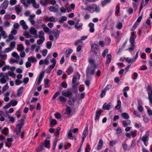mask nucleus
<instances>
[{
	"label": "nucleus",
	"mask_w": 152,
	"mask_h": 152,
	"mask_svg": "<svg viewBox=\"0 0 152 152\" xmlns=\"http://www.w3.org/2000/svg\"><path fill=\"white\" fill-rule=\"evenodd\" d=\"M67 20V18L66 16H63L61 20H59V23H62L63 22L66 21Z\"/></svg>",
	"instance_id": "obj_38"
},
{
	"label": "nucleus",
	"mask_w": 152,
	"mask_h": 152,
	"mask_svg": "<svg viewBox=\"0 0 152 152\" xmlns=\"http://www.w3.org/2000/svg\"><path fill=\"white\" fill-rule=\"evenodd\" d=\"M48 139H50V138L49 137H47L45 140V143L44 144V146L48 148H50V141L49 140H48Z\"/></svg>",
	"instance_id": "obj_10"
},
{
	"label": "nucleus",
	"mask_w": 152,
	"mask_h": 152,
	"mask_svg": "<svg viewBox=\"0 0 152 152\" xmlns=\"http://www.w3.org/2000/svg\"><path fill=\"white\" fill-rule=\"evenodd\" d=\"M73 50L70 48H69L68 50H66L65 53V56L66 58L68 57L70 55L72 52Z\"/></svg>",
	"instance_id": "obj_18"
},
{
	"label": "nucleus",
	"mask_w": 152,
	"mask_h": 152,
	"mask_svg": "<svg viewBox=\"0 0 152 152\" xmlns=\"http://www.w3.org/2000/svg\"><path fill=\"white\" fill-rule=\"evenodd\" d=\"M99 45L96 44L92 45L91 46V51L93 52L96 56L99 57L100 56V53L98 52Z\"/></svg>",
	"instance_id": "obj_1"
},
{
	"label": "nucleus",
	"mask_w": 152,
	"mask_h": 152,
	"mask_svg": "<svg viewBox=\"0 0 152 152\" xmlns=\"http://www.w3.org/2000/svg\"><path fill=\"white\" fill-rule=\"evenodd\" d=\"M111 2V0H104L101 2V4L103 7H104L107 4Z\"/></svg>",
	"instance_id": "obj_26"
},
{
	"label": "nucleus",
	"mask_w": 152,
	"mask_h": 152,
	"mask_svg": "<svg viewBox=\"0 0 152 152\" xmlns=\"http://www.w3.org/2000/svg\"><path fill=\"white\" fill-rule=\"evenodd\" d=\"M29 31L30 33L31 34L34 35L37 34V30L34 28L31 27L29 30Z\"/></svg>",
	"instance_id": "obj_23"
},
{
	"label": "nucleus",
	"mask_w": 152,
	"mask_h": 152,
	"mask_svg": "<svg viewBox=\"0 0 152 152\" xmlns=\"http://www.w3.org/2000/svg\"><path fill=\"white\" fill-rule=\"evenodd\" d=\"M147 69V67L145 65H143L142 66H140V70L142 71H144L146 70Z\"/></svg>",
	"instance_id": "obj_51"
},
{
	"label": "nucleus",
	"mask_w": 152,
	"mask_h": 152,
	"mask_svg": "<svg viewBox=\"0 0 152 152\" xmlns=\"http://www.w3.org/2000/svg\"><path fill=\"white\" fill-rule=\"evenodd\" d=\"M15 10L17 13H20L21 10L20 8V5H17L15 6Z\"/></svg>",
	"instance_id": "obj_28"
},
{
	"label": "nucleus",
	"mask_w": 152,
	"mask_h": 152,
	"mask_svg": "<svg viewBox=\"0 0 152 152\" xmlns=\"http://www.w3.org/2000/svg\"><path fill=\"white\" fill-rule=\"evenodd\" d=\"M108 49H105L103 52L102 53V55L103 57H105L106 55V54L108 53Z\"/></svg>",
	"instance_id": "obj_46"
},
{
	"label": "nucleus",
	"mask_w": 152,
	"mask_h": 152,
	"mask_svg": "<svg viewBox=\"0 0 152 152\" xmlns=\"http://www.w3.org/2000/svg\"><path fill=\"white\" fill-rule=\"evenodd\" d=\"M17 50L19 51H22L24 49V48L23 45L20 44L18 45L17 48Z\"/></svg>",
	"instance_id": "obj_25"
},
{
	"label": "nucleus",
	"mask_w": 152,
	"mask_h": 152,
	"mask_svg": "<svg viewBox=\"0 0 152 152\" xmlns=\"http://www.w3.org/2000/svg\"><path fill=\"white\" fill-rule=\"evenodd\" d=\"M51 33L53 34L55 39H57L59 36L60 31L58 30L56 31L53 30L49 32V34Z\"/></svg>",
	"instance_id": "obj_4"
},
{
	"label": "nucleus",
	"mask_w": 152,
	"mask_h": 152,
	"mask_svg": "<svg viewBox=\"0 0 152 152\" xmlns=\"http://www.w3.org/2000/svg\"><path fill=\"white\" fill-rule=\"evenodd\" d=\"M22 127H19L17 126H16V130L15 131V132H18V133H20L21 131V129Z\"/></svg>",
	"instance_id": "obj_59"
},
{
	"label": "nucleus",
	"mask_w": 152,
	"mask_h": 152,
	"mask_svg": "<svg viewBox=\"0 0 152 152\" xmlns=\"http://www.w3.org/2000/svg\"><path fill=\"white\" fill-rule=\"evenodd\" d=\"M57 142H58V140L57 139V138H56L53 142V146H52L53 149V150H55V148H56V145H57Z\"/></svg>",
	"instance_id": "obj_31"
},
{
	"label": "nucleus",
	"mask_w": 152,
	"mask_h": 152,
	"mask_svg": "<svg viewBox=\"0 0 152 152\" xmlns=\"http://www.w3.org/2000/svg\"><path fill=\"white\" fill-rule=\"evenodd\" d=\"M45 40V38H41L39 39H38L37 41V43L39 45H41Z\"/></svg>",
	"instance_id": "obj_32"
},
{
	"label": "nucleus",
	"mask_w": 152,
	"mask_h": 152,
	"mask_svg": "<svg viewBox=\"0 0 152 152\" xmlns=\"http://www.w3.org/2000/svg\"><path fill=\"white\" fill-rule=\"evenodd\" d=\"M85 93L83 92L80 94V96L78 97L79 99L80 100L83 99L85 97Z\"/></svg>",
	"instance_id": "obj_41"
},
{
	"label": "nucleus",
	"mask_w": 152,
	"mask_h": 152,
	"mask_svg": "<svg viewBox=\"0 0 152 152\" xmlns=\"http://www.w3.org/2000/svg\"><path fill=\"white\" fill-rule=\"evenodd\" d=\"M73 69L72 66H69L67 71V74L69 75H71L73 72Z\"/></svg>",
	"instance_id": "obj_24"
},
{
	"label": "nucleus",
	"mask_w": 152,
	"mask_h": 152,
	"mask_svg": "<svg viewBox=\"0 0 152 152\" xmlns=\"http://www.w3.org/2000/svg\"><path fill=\"white\" fill-rule=\"evenodd\" d=\"M23 89L24 87L21 86L18 89L17 95L18 97H20L22 95Z\"/></svg>",
	"instance_id": "obj_12"
},
{
	"label": "nucleus",
	"mask_w": 152,
	"mask_h": 152,
	"mask_svg": "<svg viewBox=\"0 0 152 152\" xmlns=\"http://www.w3.org/2000/svg\"><path fill=\"white\" fill-rule=\"evenodd\" d=\"M1 34L3 37L4 39L6 38L7 37V35L6 34L5 32L4 31H1Z\"/></svg>",
	"instance_id": "obj_60"
},
{
	"label": "nucleus",
	"mask_w": 152,
	"mask_h": 152,
	"mask_svg": "<svg viewBox=\"0 0 152 152\" xmlns=\"http://www.w3.org/2000/svg\"><path fill=\"white\" fill-rule=\"evenodd\" d=\"M88 62L91 65L93 64V66H94V64H96L95 63V61L93 59H89L88 60Z\"/></svg>",
	"instance_id": "obj_55"
},
{
	"label": "nucleus",
	"mask_w": 152,
	"mask_h": 152,
	"mask_svg": "<svg viewBox=\"0 0 152 152\" xmlns=\"http://www.w3.org/2000/svg\"><path fill=\"white\" fill-rule=\"evenodd\" d=\"M57 123V121L56 120L52 119L50 120V124L51 125H55Z\"/></svg>",
	"instance_id": "obj_44"
},
{
	"label": "nucleus",
	"mask_w": 152,
	"mask_h": 152,
	"mask_svg": "<svg viewBox=\"0 0 152 152\" xmlns=\"http://www.w3.org/2000/svg\"><path fill=\"white\" fill-rule=\"evenodd\" d=\"M106 91L104 89L102 91L101 94H100V97L101 98H102L106 94Z\"/></svg>",
	"instance_id": "obj_42"
},
{
	"label": "nucleus",
	"mask_w": 152,
	"mask_h": 152,
	"mask_svg": "<svg viewBox=\"0 0 152 152\" xmlns=\"http://www.w3.org/2000/svg\"><path fill=\"white\" fill-rule=\"evenodd\" d=\"M0 81L2 83H5L7 82V80L5 79V77H2L0 79Z\"/></svg>",
	"instance_id": "obj_48"
},
{
	"label": "nucleus",
	"mask_w": 152,
	"mask_h": 152,
	"mask_svg": "<svg viewBox=\"0 0 152 152\" xmlns=\"http://www.w3.org/2000/svg\"><path fill=\"white\" fill-rule=\"evenodd\" d=\"M49 10L50 11L53 12H56V11L55 10V9L54 7L51 6L50 7Z\"/></svg>",
	"instance_id": "obj_64"
},
{
	"label": "nucleus",
	"mask_w": 152,
	"mask_h": 152,
	"mask_svg": "<svg viewBox=\"0 0 152 152\" xmlns=\"http://www.w3.org/2000/svg\"><path fill=\"white\" fill-rule=\"evenodd\" d=\"M77 81V77H76L75 76L73 77L72 81V84H73L74 85H73V87H74L75 86L77 87L78 85V83H76L75 84V82H76Z\"/></svg>",
	"instance_id": "obj_22"
},
{
	"label": "nucleus",
	"mask_w": 152,
	"mask_h": 152,
	"mask_svg": "<svg viewBox=\"0 0 152 152\" xmlns=\"http://www.w3.org/2000/svg\"><path fill=\"white\" fill-rule=\"evenodd\" d=\"M23 82L19 79H16L15 80V83L17 85H19L22 83Z\"/></svg>",
	"instance_id": "obj_50"
},
{
	"label": "nucleus",
	"mask_w": 152,
	"mask_h": 152,
	"mask_svg": "<svg viewBox=\"0 0 152 152\" xmlns=\"http://www.w3.org/2000/svg\"><path fill=\"white\" fill-rule=\"evenodd\" d=\"M147 90L148 92V94L150 93V94L152 95V86H151L149 83L148 84L147 87H146Z\"/></svg>",
	"instance_id": "obj_19"
},
{
	"label": "nucleus",
	"mask_w": 152,
	"mask_h": 152,
	"mask_svg": "<svg viewBox=\"0 0 152 152\" xmlns=\"http://www.w3.org/2000/svg\"><path fill=\"white\" fill-rule=\"evenodd\" d=\"M103 112V110H102L96 111L95 118V121H97L99 119L100 115Z\"/></svg>",
	"instance_id": "obj_7"
},
{
	"label": "nucleus",
	"mask_w": 152,
	"mask_h": 152,
	"mask_svg": "<svg viewBox=\"0 0 152 152\" xmlns=\"http://www.w3.org/2000/svg\"><path fill=\"white\" fill-rule=\"evenodd\" d=\"M139 25V24L137 22H136L132 27V30H135L138 27Z\"/></svg>",
	"instance_id": "obj_43"
},
{
	"label": "nucleus",
	"mask_w": 152,
	"mask_h": 152,
	"mask_svg": "<svg viewBox=\"0 0 152 152\" xmlns=\"http://www.w3.org/2000/svg\"><path fill=\"white\" fill-rule=\"evenodd\" d=\"M43 147L42 145H39L37 149V152H41L43 150Z\"/></svg>",
	"instance_id": "obj_33"
},
{
	"label": "nucleus",
	"mask_w": 152,
	"mask_h": 152,
	"mask_svg": "<svg viewBox=\"0 0 152 152\" xmlns=\"http://www.w3.org/2000/svg\"><path fill=\"white\" fill-rule=\"evenodd\" d=\"M31 65V64L30 62L29 61H27L26 63V67L27 68L30 67Z\"/></svg>",
	"instance_id": "obj_62"
},
{
	"label": "nucleus",
	"mask_w": 152,
	"mask_h": 152,
	"mask_svg": "<svg viewBox=\"0 0 152 152\" xmlns=\"http://www.w3.org/2000/svg\"><path fill=\"white\" fill-rule=\"evenodd\" d=\"M132 36H131L129 39V42L131 44V47H135V39L134 38L135 34L134 32L131 33Z\"/></svg>",
	"instance_id": "obj_3"
},
{
	"label": "nucleus",
	"mask_w": 152,
	"mask_h": 152,
	"mask_svg": "<svg viewBox=\"0 0 152 152\" xmlns=\"http://www.w3.org/2000/svg\"><path fill=\"white\" fill-rule=\"evenodd\" d=\"M122 126L124 127H126L131 124V121L129 119H127L126 120L123 121H122Z\"/></svg>",
	"instance_id": "obj_8"
},
{
	"label": "nucleus",
	"mask_w": 152,
	"mask_h": 152,
	"mask_svg": "<svg viewBox=\"0 0 152 152\" xmlns=\"http://www.w3.org/2000/svg\"><path fill=\"white\" fill-rule=\"evenodd\" d=\"M122 117L124 119H128L129 118V116L128 113H124L122 114Z\"/></svg>",
	"instance_id": "obj_29"
},
{
	"label": "nucleus",
	"mask_w": 152,
	"mask_h": 152,
	"mask_svg": "<svg viewBox=\"0 0 152 152\" xmlns=\"http://www.w3.org/2000/svg\"><path fill=\"white\" fill-rule=\"evenodd\" d=\"M75 101L74 97L72 95H71L69 97L68 100V104L70 105H74V102Z\"/></svg>",
	"instance_id": "obj_9"
},
{
	"label": "nucleus",
	"mask_w": 152,
	"mask_h": 152,
	"mask_svg": "<svg viewBox=\"0 0 152 152\" xmlns=\"http://www.w3.org/2000/svg\"><path fill=\"white\" fill-rule=\"evenodd\" d=\"M88 132V127H86V129H85L83 132V136L86 137L87 134H86Z\"/></svg>",
	"instance_id": "obj_61"
},
{
	"label": "nucleus",
	"mask_w": 152,
	"mask_h": 152,
	"mask_svg": "<svg viewBox=\"0 0 152 152\" xmlns=\"http://www.w3.org/2000/svg\"><path fill=\"white\" fill-rule=\"evenodd\" d=\"M58 99L61 103L66 102L67 100L65 97H64V96H59Z\"/></svg>",
	"instance_id": "obj_16"
},
{
	"label": "nucleus",
	"mask_w": 152,
	"mask_h": 152,
	"mask_svg": "<svg viewBox=\"0 0 152 152\" xmlns=\"http://www.w3.org/2000/svg\"><path fill=\"white\" fill-rule=\"evenodd\" d=\"M60 94V92L58 91H57L53 95V97L52 98V100H54L55 99L56 97L58 96V95Z\"/></svg>",
	"instance_id": "obj_39"
},
{
	"label": "nucleus",
	"mask_w": 152,
	"mask_h": 152,
	"mask_svg": "<svg viewBox=\"0 0 152 152\" xmlns=\"http://www.w3.org/2000/svg\"><path fill=\"white\" fill-rule=\"evenodd\" d=\"M10 3L11 6L13 5L16 3V0H10Z\"/></svg>",
	"instance_id": "obj_63"
},
{
	"label": "nucleus",
	"mask_w": 152,
	"mask_h": 152,
	"mask_svg": "<svg viewBox=\"0 0 152 152\" xmlns=\"http://www.w3.org/2000/svg\"><path fill=\"white\" fill-rule=\"evenodd\" d=\"M9 4V1L7 0H5L1 4L2 8L4 9H6L8 7Z\"/></svg>",
	"instance_id": "obj_15"
},
{
	"label": "nucleus",
	"mask_w": 152,
	"mask_h": 152,
	"mask_svg": "<svg viewBox=\"0 0 152 152\" xmlns=\"http://www.w3.org/2000/svg\"><path fill=\"white\" fill-rule=\"evenodd\" d=\"M28 61L30 62L31 63H34L36 62L37 61V60L34 57L32 56H30L28 58Z\"/></svg>",
	"instance_id": "obj_27"
},
{
	"label": "nucleus",
	"mask_w": 152,
	"mask_h": 152,
	"mask_svg": "<svg viewBox=\"0 0 152 152\" xmlns=\"http://www.w3.org/2000/svg\"><path fill=\"white\" fill-rule=\"evenodd\" d=\"M66 112L67 114L68 115H69L71 114V110L70 107L68 106L66 107Z\"/></svg>",
	"instance_id": "obj_35"
},
{
	"label": "nucleus",
	"mask_w": 152,
	"mask_h": 152,
	"mask_svg": "<svg viewBox=\"0 0 152 152\" xmlns=\"http://www.w3.org/2000/svg\"><path fill=\"white\" fill-rule=\"evenodd\" d=\"M121 102L120 99L118 100L117 102V105L115 107V108L117 110L119 109L121 107Z\"/></svg>",
	"instance_id": "obj_30"
},
{
	"label": "nucleus",
	"mask_w": 152,
	"mask_h": 152,
	"mask_svg": "<svg viewBox=\"0 0 152 152\" xmlns=\"http://www.w3.org/2000/svg\"><path fill=\"white\" fill-rule=\"evenodd\" d=\"M45 34V33L42 31H41L39 32V35H38V37L39 38H45L44 37V35Z\"/></svg>",
	"instance_id": "obj_36"
},
{
	"label": "nucleus",
	"mask_w": 152,
	"mask_h": 152,
	"mask_svg": "<svg viewBox=\"0 0 152 152\" xmlns=\"http://www.w3.org/2000/svg\"><path fill=\"white\" fill-rule=\"evenodd\" d=\"M103 145V141L102 139H100L97 145V149L98 150L101 149Z\"/></svg>",
	"instance_id": "obj_20"
},
{
	"label": "nucleus",
	"mask_w": 152,
	"mask_h": 152,
	"mask_svg": "<svg viewBox=\"0 0 152 152\" xmlns=\"http://www.w3.org/2000/svg\"><path fill=\"white\" fill-rule=\"evenodd\" d=\"M15 41L11 42L10 45V47L12 48H13L15 45Z\"/></svg>",
	"instance_id": "obj_56"
},
{
	"label": "nucleus",
	"mask_w": 152,
	"mask_h": 152,
	"mask_svg": "<svg viewBox=\"0 0 152 152\" xmlns=\"http://www.w3.org/2000/svg\"><path fill=\"white\" fill-rule=\"evenodd\" d=\"M62 95L65 97L69 98L71 95H72V93L71 91L67 92H64V91H63L62 92Z\"/></svg>",
	"instance_id": "obj_6"
},
{
	"label": "nucleus",
	"mask_w": 152,
	"mask_h": 152,
	"mask_svg": "<svg viewBox=\"0 0 152 152\" xmlns=\"http://www.w3.org/2000/svg\"><path fill=\"white\" fill-rule=\"evenodd\" d=\"M18 121L20 123H18L16 126L22 127L24 125L25 121L23 119L21 118L20 120H18Z\"/></svg>",
	"instance_id": "obj_14"
},
{
	"label": "nucleus",
	"mask_w": 152,
	"mask_h": 152,
	"mask_svg": "<svg viewBox=\"0 0 152 152\" xmlns=\"http://www.w3.org/2000/svg\"><path fill=\"white\" fill-rule=\"evenodd\" d=\"M8 131V129L7 128H4V129L2 131V133L5 135L8 134V133L6 132Z\"/></svg>",
	"instance_id": "obj_37"
},
{
	"label": "nucleus",
	"mask_w": 152,
	"mask_h": 152,
	"mask_svg": "<svg viewBox=\"0 0 152 152\" xmlns=\"http://www.w3.org/2000/svg\"><path fill=\"white\" fill-rule=\"evenodd\" d=\"M12 55L13 57L16 58H18L19 57V55L15 52H13L12 53Z\"/></svg>",
	"instance_id": "obj_54"
},
{
	"label": "nucleus",
	"mask_w": 152,
	"mask_h": 152,
	"mask_svg": "<svg viewBox=\"0 0 152 152\" xmlns=\"http://www.w3.org/2000/svg\"><path fill=\"white\" fill-rule=\"evenodd\" d=\"M20 24L24 29L26 30L28 29V26L26 25V22L23 20H22L20 21Z\"/></svg>",
	"instance_id": "obj_13"
},
{
	"label": "nucleus",
	"mask_w": 152,
	"mask_h": 152,
	"mask_svg": "<svg viewBox=\"0 0 152 152\" xmlns=\"http://www.w3.org/2000/svg\"><path fill=\"white\" fill-rule=\"evenodd\" d=\"M123 27V25L122 23H119L117 25V28L118 29L120 30Z\"/></svg>",
	"instance_id": "obj_45"
},
{
	"label": "nucleus",
	"mask_w": 152,
	"mask_h": 152,
	"mask_svg": "<svg viewBox=\"0 0 152 152\" xmlns=\"http://www.w3.org/2000/svg\"><path fill=\"white\" fill-rule=\"evenodd\" d=\"M11 102H11V105L13 106H15L17 105L18 103V102L16 101H15L14 100H12Z\"/></svg>",
	"instance_id": "obj_58"
},
{
	"label": "nucleus",
	"mask_w": 152,
	"mask_h": 152,
	"mask_svg": "<svg viewBox=\"0 0 152 152\" xmlns=\"http://www.w3.org/2000/svg\"><path fill=\"white\" fill-rule=\"evenodd\" d=\"M148 99L150 103L152 104V95L150 94V93H148Z\"/></svg>",
	"instance_id": "obj_47"
},
{
	"label": "nucleus",
	"mask_w": 152,
	"mask_h": 152,
	"mask_svg": "<svg viewBox=\"0 0 152 152\" xmlns=\"http://www.w3.org/2000/svg\"><path fill=\"white\" fill-rule=\"evenodd\" d=\"M68 136L69 137V138L71 140L73 139V137L72 133L70 130L68 133Z\"/></svg>",
	"instance_id": "obj_49"
},
{
	"label": "nucleus",
	"mask_w": 152,
	"mask_h": 152,
	"mask_svg": "<svg viewBox=\"0 0 152 152\" xmlns=\"http://www.w3.org/2000/svg\"><path fill=\"white\" fill-rule=\"evenodd\" d=\"M89 145H87L85 149V152H90L91 150Z\"/></svg>",
	"instance_id": "obj_52"
},
{
	"label": "nucleus",
	"mask_w": 152,
	"mask_h": 152,
	"mask_svg": "<svg viewBox=\"0 0 152 152\" xmlns=\"http://www.w3.org/2000/svg\"><path fill=\"white\" fill-rule=\"evenodd\" d=\"M61 114L59 113H56L54 115V116L55 117L58 119H59L61 118Z\"/></svg>",
	"instance_id": "obj_53"
},
{
	"label": "nucleus",
	"mask_w": 152,
	"mask_h": 152,
	"mask_svg": "<svg viewBox=\"0 0 152 152\" xmlns=\"http://www.w3.org/2000/svg\"><path fill=\"white\" fill-rule=\"evenodd\" d=\"M141 140L143 141L145 145L146 146H147L148 144V136L147 135L143 136L142 137Z\"/></svg>",
	"instance_id": "obj_5"
},
{
	"label": "nucleus",
	"mask_w": 152,
	"mask_h": 152,
	"mask_svg": "<svg viewBox=\"0 0 152 152\" xmlns=\"http://www.w3.org/2000/svg\"><path fill=\"white\" fill-rule=\"evenodd\" d=\"M8 88L9 86H8L7 83L5 85L2 87V89L3 92L4 91L8 89Z\"/></svg>",
	"instance_id": "obj_57"
},
{
	"label": "nucleus",
	"mask_w": 152,
	"mask_h": 152,
	"mask_svg": "<svg viewBox=\"0 0 152 152\" xmlns=\"http://www.w3.org/2000/svg\"><path fill=\"white\" fill-rule=\"evenodd\" d=\"M111 61V56L110 54L107 55L106 56V60L105 63L106 66H108Z\"/></svg>",
	"instance_id": "obj_11"
},
{
	"label": "nucleus",
	"mask_w": 152,
	"mask_h": 152,
	"mask_svg": "<svg viewBox=\"0 0 152 152\" xmlns=\"http://www.w3.org/2000/svg\"><path fill=\"white\" fill-rule=\"evenodd\" d=\"M52 45V43L51 41H48L46 43V48L48 49L51 48Z\"/></svg>",
	"instance_id": "obj_34"
},
{
	"label": "nucleus",
	"mask_w": 152,
	"mask_h": 152,
	"mask_svg": "<svg viewBox=\"0 0 152 152\" xmlns=\"http://www.w3.org/2000/svg\"><path fill=\"white\" fill-rule=\"evenodd\" d=\"M45 20L46 22H54L55 21V19L53 16L47 17L45 18Z\"/></svg>",
	"instance_id": "obj_17"
},
{
	"label": "nucleus",
	"mask_w": 152,
	"mask_h": 152,
	"mask_svg": "<svg viewBox=\"0 0 152 152\" xmlns=\"http://www.w3.org/2000/svg\"><path fill=\"white\" fill-rule=\"evenodd\" d=\"M110 108V105L105 103L103 105L102 108L104 110H109Z\"/></svg>",
	"instance_id": "obj_21"
},
{
	"label": "nucleus",
	"mask_w": 152,
	"mask_h": 152,
	"mask_svg": "<svg viewBox=\"0 0 152 152\" xmlns=\"http://www.w3.org/2000/svg\"><path fill=\"white\" fill-rule=\"evenodd\" d=\"M97 67L96 64H94V66H93V68L91 70L89 73L88 72L89 71V68L87 67L86 70V77L89 76V75H94L96 71V69Z\"/></svg>",
	"instance_id": "obj_2"
},
{
	"label": "nucleus",
	"mask_w": 152,
	"mask_h": 152,
	"mask_svg": "<svg viewBox=\"0 0 152 152\" xmlns=\"http://www.w3.org/2000/svg\"><path fill=\"white\" fill-rule=\"evenodd\" d=\"M11 102H10V103H8L6 105L4 106L3 107V109H6L10 107L11 105Z\"/></svg>",
	"instance_id": "obj_40"
}]
</instances>
